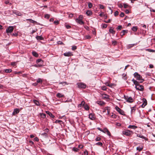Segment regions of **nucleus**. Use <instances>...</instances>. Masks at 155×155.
Instances as JSON below:
<instances>
[{
	"label": "nucleus",
	"instance_id": "obj_1",
	"mask_svg": "<svg viewBox=\"0 0 155 155\" xmlns=\"http://www.w3.org/2000/svg\"><path fill=\"white\" fill-rule=\"evenodd\" d=\"M122 134L126 136H130L133 134V132L132 131L127 130H123Z\"/></svg>",
	"mask_w": 155,
	"mask_h": 155
},
{
	"label": "nucleus",
	"instance_id": "obj_2",
	"mask_svg": "<svg viewBox=\"0 0 155 155\" xmlns=\"http://www.w3.org/2000/svg\"><path fill=\"white\" fill-rule=\"evenodd\" d=\"M134 77L138 80L142 81L140 82L141 83L144 81V80L142 79V76L140 75L138 73L135 72L134 74Z\"/></svg>",
	"mask_w": 155,
	"mask_h": 155
},
{
	"label": "nucleus",
	"instance_id": "obj_3",
	"mask_svg": "<svg viewBox=\"0 0 155 155\" xmlns=\"http://www.w3.org/2000/svg\"><path fill=\"white\" fill-rule=\"evenodd\" d=\"M77 85L78 86V87L79 88L84 89L86 87V85L83 83H77Z\"/></svg>",
	"mask_w": 155,
	"mask_h": 155
},
{
	"label": "nucleus",
	"instance_id": "obj_4",
	"mask_svg": "<svg viewBox=\"0 0 155 155\" xmlns=\"http://www.w3.org/2000/svg\"><path fill=\"white\" fill-rule=\"evenodd\" d=\"M124 98L126 100L127 102L132 103L134 101L133 99L131 97H128L124 95Z\"/></svg>",
	"mask_w": 155,
	"mask_h": 155
},
{
	"label": "nucleus",
	"instance_id": "obj_5",
	"mask_svg": "<svg viewBox=\"0 0 155 155\" xmlns=\"http://www.w3.org/2000/svg\"><path fill=\"white\" fill-rule=\"evenodd\" d=\"M115 109L120 114L123 115H125L124 111L119 108L118 106H116Z\"/></svg>",
	"mask_w": 155,
	"mask_h": 155
},
{
	"label": "nucleus",
	"instance_id": "obj_6",
	"mask_svg": "<svg viewBox=\"0 0 155 155\" xmlns=\"http://www.w3.org/2000/svg\"><path fill=\"white\" fill-rule=\"evenodd\" d=\"M14 30L13 26H10L6 29V31L7 33H11Z\"/></svg>",
	"mask_w": 155,
	"mask_h": 155
},
{
	"label": "nucleus",
	"instance_id": "obj_7",
	"mask_svg": "<svg viewBox=\"0 0 155 155\" xmlns=\"http://www.w3.org/2000/svg\"><path fill=\"white\" fill-rule=\"evenodd\" d=\"M135 87L136 89L140 91H142L143 89V86L139 84L138 86H135Z\"/></svg>",
	"mask_w": 155,
	"mask_h": 155
},
{
	"label": "nucleus",
	"instance_id": "obj_8",
	"mask_svg": "<svg viewBox=\"0 0 155 155\" xmlns=\"http://www.w3.org/2000/svg\"><path fill=\"white\" fill-rule=\"evenodd\" d=\"M41 62H43V61L41 59H38L36 61V63L37 64H35V66L36 67H41L42 66V64H38V63Z\"/></svg>",
	"mask_w": 155,
	"mask_h": 155
},
{
	"label": "nucleus",
	"instance_id": "obj_9",
	"mask_svg": "<svg viewBox=\"0 0 155 155\" xmlns=\"http://www.w3.org/2000/svg\"><path fill=\"white\" fill-rule=\"evenodd\" d=\"M89 118L92 120H94L95 119V116L94 114H90L89 116Z\"/></svg>",
	"mask_w": 155,
	"mask_h": 155
},
{
	"label": "nucleus",
	"instance_id": "obj_10",
	"mask_svg": "<svg viewBox=\"0 0 155 155\" xmlns=\"http://www.w3.org/2000/svg\"><path fill=\"white\" fill-rule=\"evenodd\" d=\"M109 95L105 94H102V98L104 100H108L109 99Z\"/></svg>",
	"mask_w": 155,
	"mask_h": 155
},
{
	"label": "nucleus",
	"instance_id": "obj_11",
	"mask_svg": "<svg viewBox=\"0 0 155 155\" xmlns=\"http://www.w3.org/2000/svg\"><path fill=\"white\" fill-rule=\"evenodd\" d=\"M143 103L141 105V107H142L143 108L146 105H147V102L145 98L143 99Z\"/></svg>",
	"mask_w": 155,
	"mask_h": 155
},
{
	"label": "nucleus",
	"instance_id": "obj_12",
	"mask_svg": "<svg viewBox=\"0 0 155 155\" xmlns=\"http://www.w3.org/2000/svg\"><path fill=\"white\" fill-rule=\"evenodd\" d=\"M20 111V110L18 108H15L14 109L13 112L12 113L13 115H15V114H17L19 113Z\"/></svg>",
	"mask_w": 155,
	"mask_h": 155
},
{
	"label": "nucleus",
	"instance_id": "obj_13",
	"mask_svg": "<svg viewBox=\"0 0 155 155\" xmlns=\"http://www.w3.org/2000/svg\"><path fill=\"white\" fill-rule=\"evenodd\" d=\"M104 132H103V133H107V134L109 136H110L111 135L110 133L108 130V129L106 128H105L103 130Z\"/></svg>",
	"mask_w": 155,
	"mask_h": 155
},
{
	"label": "nucleus",
	"instance_id": "obj_14",
	"mask_svg": "<svg viewBox=\"0 0 155 155\" xmlns=\"http://www.w3.org/2000/svg\"><path fill=\"white\" fill-rule=\"evenodd\" d=\"M63 55L65 56L70 57L73 55L72 53L71 52H68L64 53Z\"/></svg>",
	"mask_w": 155,
	"mask_h": 155
},
{
	"label": "nucleus",
	"instance_id": "obj_15",
	"mask_svg": "<svg viewBox=\"0 0 155 155\" xmlns=\"http://www.w3.org/2000/svg\"><path fill=\"white\" fill-rule=\"evenodd\" d=\"M131 114H134L135 113V110H136V107L135 106L131 107Z\"/></svg>",
	"mask_w": 155,
	"mask_h": 155
},
{
	"label": "nucleus",
	"instance_id": "obj_16",
	"mask_svg": "<svg viewBox=\"0 0 155 155\" xmlns=\"http://www.w3.org/2000/svg\"><path fill=\"white\" fill-rule=\"evenodd\" d=\"M137 45V44H134L128 45L126 46L127 48V49H130L134 46L136 45Z\"/></svg>",
	"mask_w": 155,
	"mask_h": 155
},
{
	"label": "nucleus",
	"instance_id": "obj_17",
	"mask_svg": "<svg viewBox=\"0 0 155 155\" xmlns=\"http://www.w3.org/2000/svg\"><path fill=\"white\" fill-rule=\"evenodd\" d=\"M76 21L80 25H82L84 23V22L82 21V20H80L78 18L76 19Z\"/></svg>",
	"mask_w": 155,
	"mask_h": 155
},
{
	"label": "nucleus",
	"instance_id": "obj_18",
	"mask_svg": "<svg viewBox=\"0 0 155 155\" xmlns=\"http://www.w3.org/2000/svg\"><path fill=\"white\" fill-rule=\"evenodd\" d=\"M55 123H58L59 124H60L61 126H62V124H63V121L61 120H56Z\"/></svg>",
	"mask_w": 155,
	"mask_h": 155
},
{
	"label": "nucleus",
	"instance_id": "obj_19",
	"mask_svg": "<svg viewBox=\"0 0 155 155\" xmlns=\"http://www.w3.org/2000/svg\"><path fill=\"white\" fill-rule=\"evenodd\" d=\"M45 112L51 117L52 118H54V115H53V114L49 111H45Z\"/></svg>",
	"mask_w": 155,
	"mask_h": 155
},
{
	"label": "nucleus",
	"instance_id": "obj_20",
	"mask_svg": "<svg viewBox=\"0 0 155 155\" xmlns=\"http://www.w3.org/2000/svg\"><path fill=\"white\" fill-rule=\"evenodd\" d=\"M97 103L101 106L105 104V103L104 102L100 101H97Z\"/></svg>",
	"mask_w": 155,
	"mask_h": 155
},
{
	"label": "nucleus",
	"instance_id": "obj_21",
	"mask_svg": "<svg viewBox=\"0 0 155 155\" xmlns=\"http://www.w3.org/2000/svg\"><path fill=\"white\" fill-rule=\"evenodd\" d=\"M128 128L132 129H135L137 128V127L135 125H130L128 127Z\"/></svg>",
	"mask_w": 155,
	"mask_h": 155
},
{
	"label": "nucleus",
	"instance_id": "obj_22",
	"mask_svg": "<svg viewBox=\"0 0 155 155\" xmlns=\"http://www.w3.org/2000/svg\"><path fill=\"white\" fill-rule=\"evenodd\" d=\"M32 53L33 55L34 56L36 57H38V54L35 51H33Z\"/></svg>",
	"mask_w": 155,
	"mask_h": 155
},
{
	"label": "nucleus",
	"instance_id": "obj_23",
	"mask_svg": "<svg viewBox=\"0 0 155 155\" xmlns=\"http://www.w3.org/2000/svg\"><path fill=\"white\" fill-rule=\"evenodd\" d=\"M56 96L60 98V97H64V95L62 94H61V93H58L56 94Z\"/></svg>",
	"mask_w": 155,
	"mask_h": 155
},
{
	"label": "nucleus",
	"instance_id": "obj_24",
	"mask_svg": "<svg viewBox=\"0 0 155 155\" xmlns=\"http://www.w3.org/2000/svg\"><path fill=\"white\" fill-rule=\"evenodd\" d=\"M109 32L113 34H114L115 33V31L114 30V28L112 27H110L109 29Z\"/></svg>",
	"mask_w": 155,
	"mask_h": 155
},
{
	"label": "nucleus",
	"instance_id": "obj_25",
	"mask_svg": "<svg viewBox=\"0 0 155 155\" xmlns=\"http://www.w3.org/2000/svg\"><path fill=\"white\" fill-rule=\"evenodd\" d=\"M36 38L38 40H42L43 39V38L41 36H37Z\"/></svg>",
	"mask_w": 155,
	"mask_h": 155
},
{
	"label": "nucleus",
	"instance_id": "obj_26",
	"mask_svg": "<svg viewBox=\"0 0 155 155\" xmlns=\"http://www.w3.org/2000/svg\"><path fill=\"white\" fill-rule=\"evenodd\" d=\"M33 102L37 106H39L40 105L39 102L36 100H34Z\"/></svg>",
	"mask_w": 155,
	"mask_h": 155
},
{
	"label": "nucleus",
	"instance_id": "obj_27",
	"mask_svg": "<svg viewBox=\"0 0 155 155\" xmlns=\"http://www.w3.org/2000/svg\"><path fill=\"white\" fill-rule=\"evenodd\" d=\"M143 147L142 146L141 147H137V150L140 152L143 149Z\"/></svg>",
	"mask_w": 155,
	"mask_h": 155
},
{
	"label": "nucleus",
	"instance_id": "obj_28",
	"mask_svg": "<svg viewBox=\"0 0 155 155\" xmlns=\"http://www.w3.org/2000/svg\"><path fill=\"white\" fill-rule=\"evenodd\" d=\"M137 136L140 138H142V139H144L145 140H147V138H146L145 137L143 136H142V135H137Z\"/></svg>",
	"mask_w": 155,
	"mask_h": 155
},
{
	"label": "nucleus",
	"instance_id": "obj_29",
	"mask_svg": "<svg viewBox=\"0 0 155 155\" xmlns=\"http://www.w3.org/2000/svg\"><path fill=\"white\" fill-rule=\"evenodd\" d=\"M86 14L88 16L91 15H92V12L90 11H87L86 12Z\"/></svg>",
	"mask_w": 155,
	"mask_h": 155
},
{
	"label": "nucleus",
	"instance_id": "obj_30",
	"mask_svg": "<svg viewBox=\"0 0 155 155\" xmlns=\"http://www.w3.org/2000/svg\"><path fill=\"white\" fill-rule=\"evenodd\" d=\"M59 84L61 85L62 86L65 85L66 84H68L67 82L66 81H64L63 82H61L59 83Z\"/></svg>",
	"mask_w": 155,
	"mask_h": 155
},
{
	"label": "nucleus",
	"instance_id": "obj_31",
	"mask_svg": "<svg viewBox=\"0 0 155 155\" xmlns=\"http://www.w3.org/2000/svg\"><path fill=\"white\" fill-rule=\"evenodd\" d=\"M137 26H134L132 28V30L133 31H137Z\"/></svg>",
	"mask_w": 155,
	"mask_h": 155
},
{
	"label": "nucleus",
	"instance_id": "obj_32",
	"mask_svg": "<svg viewBox=\"0 0 155 155\" xmlns=\"http://www.w3.org/2000/svg\"><path fill=\"white\" fill-rule=\"evenodd\" d=\"M37 83H41V84L42 82V80L41 78H38L36 81Z\"/></svg>",
	"mask_w": 155,
	"mask_h": 155
},
{
	"label": "nucleus",
	"instance_id": "obj_33",
	"mask_svg": "<svg viewBox=\"0 0 155 155\" xmlns=\"http://www.w3.org/2000/svg\"><path fill=\"white\" fill-rule=\"evenodd\" d=\"M5 71L6 73H10L12 72V70L11 69H6L5 70Z\"/></svg>",
	"mask_w": 155,
	"mask_h": 155
},
{
	"label": "nucleus",
	"instance_id": "obj_34",
	"mask_svg": "<svg viewBox=\"0 0 155 155\" xmlns=\"http://www.w3.org/2000/svg\"><path fill=\"white\" fill-rule=\"evenodd\" d=\"M40 116L43 118H45L46 117V114L44 113H41Z\"/></svg>",
	"mask_w": 155,
	"mask_h": 155
},
{
	"label": "nucleus",
	"instance_id": "obj_35",
	"mask_svg": "<svg viewBox=\"0 0 155 155\" xmlns=\"http://www.w3.org/2000/svg\"><path fill=\"white\" fill-rule=\"evenodd\" d=\"M122 28V26L121 25H119L117 28V30H120Z\"/></svg>",
	"mask_w": 155,
	"mask_h": 155
},
{
	"label": "nucleus",
	"instance_id": "obj_36",
	"mask_svg": "<svg viewBox=\"0 0 155 155\" xmlns=\"http://www.w3.org/2000/svg\"><path fill=\"white\" fill-rule=\"evenodd\" d=\"M72 150L75 152H77L79 150V149L78 148H76V147H73L72 149Z\"/></svg>",
	"mask_w": 155,
	"mask_h": 155
},
{
	"label": "nucleus",
	"instance_id": "obj_37",
	"mask_svg": "<svg viewBox=\"0 0 155 155\" xmlns=\"http://www.w3.org/2000/svg\"><path fill=\"white\" fill-rule=\"evenodd\" d=\"M96 145L101 147L102 146L103 144L101 142H99L96 143Z\"/></svg>",
	"mask_w": 155,
	"mask_h": 155
},
{
	"label": "nucleus",
	"instance_id": "obj_38",
	"mask_svg": "<svg viewBox=\"0 0 155 155\" xmlns=\"http://www.w3.org/2000/svg\"><path fill=\"white\" fill-rule=\"evenodd\" d=\"M85 39H90L91 38V37L89 35H87L85 36Z\"/></svg>",
	"mask_w": 155,
	"mask_h": 155
},
{
	"label": "nucleus",
	"instance_id": "obj_39",
	"mask_svg": "<svg viewBox=\"0 0 155 155\" xmlns=\"http://www.w3.org/2000/svg\"><path fill=\"white\" fill-rule=\"evenodd\" d=\"M27 20H29L30 21V22L31 23H35L36 22L35 21L31 19H27Z\"/></svg>",
	"mask_w": 155,
	"mask_h": 155
},
{
	"label": "nucleus",
	"instance_id": "obj_40",
	"mask_svg": "<svg viewBox=\"0 0 155 155\" xmlns=\"http://www.w3.org/2000/svg\"><path fill=\"white\" fill-rule=\"evenodd\" d=\"M101 89L103 91H106L107 89V87L106 86H104L101 87Z\"/></svg>",
	"mask_w": 155,
	"mask_h": 155
},
{
	"label": "nucleus",
	"instance_id": "obj_41",
	"mask_svg": "<svg viewBox=\"0 0 155 155\" xmlns=\"http://www.w3.org/2000/svg\"><path fill=\"white\" fill-rule=\"evenodd\" d=\"M126 74L125 73H124L122 74V76L123 77V78H124V79L126 80L127 79V78L126 77Z\"/></svg>",
	"mask_w": 155,
	"mask_h": 155
},
{
	"label": "nucleus",
	"instance_id": "obj_42",
	"mask_svg": "<svg viewBox=\"0 0 155 155\" xmlns=\"http://www.w3.org/2000/svg\"><path fill=\"white\" fill-rule=\"evenodd\" d=\"M84 107L86 110H89V107L88 105H84Z\"/></svg>",
	"mask_w": 155,
	"mask_h": 155
},
{
	"label": "nucleus",
	"instance_id": "obj_43",
	"mask_svg": "<svg viewBox=\"0 0 155 155\" xmlns=\"http://www.w3.org/2000/svg\"><path fill=\"white\" fill-rule=\"evenodd\" d=\"M146 51H147L150 52H154L155 51L153 50L150 49H147L146 50Z\"/></svg>",
	"mask_w": 155,
	"mask_h": 155
},
{
	"label": "nucleus",
	"instance_id": "obj_44",
	"mask_svg": "<svg viewBox=\"0 0 155 155\" xmlns=\"http://www.w3.org/2000/svg\"><path fill=\"white\" fill-rule=\"evenodd\" d=\"M45 17L47 19H48L50 18V15L48 14H46L45 16Z\"/></svg>",
	"mask_w": 155,
	"mask_h": 155
},
{
	"label": "nucleus",
	"instance_id": "obj_45",
	"mask_svg": "<svg viewBox=\"0 0 155 155\" xmlns=\"http://www.w3.org/2000/svg\"><path fill=\"white\" fill-rule=\"evenodd\" d=\"M134 83L136 86H138L139 84V82L136 81H134Z\"/></svg>",
	"mask_w": 155,
	"mask_h": 155
},
{
	"label": "nucleus",
	"instance_id": "obj_46",
	"mask_svg": "<svg viewBox=\"0 0 155 155\" xmlns=\"http://www.w3.org/2000/svg\"><path fill=\"white\" fill-rule=\"evenodd\" d=\"M99 7L100 8L103 9L104 8V6L103 5H102L101 4H99Z\"/></svg>",
	"mask_w": 155,
	"mask_h": 155
},
{
	"label": "nucleus",
	"instance_id": "obj_47",
	"mask_svg": "<svg viewBox=\"0 0 155 155\" xmlns=\"http://www.w3.org/2000/svg\"><path fill=\"white\" fill-rule=\"evenodd\" d=\"M92 6V3L91 2H89L88 4V6L89 8H91Z\"/></svg>",
	"mask_w": 155,
	"mask_h": 155
},
{
	"label": "nucleus",
	"instance_id": "obj_48",
	"mask_svg": "<svg viewBox=\"0 0 155 155\" xmlns=\"http://www.w3.org/2000/svg\"><path fill=\"white\" fill-rule=\"evenodd\" d=\"M123 5L125 8H127L128 7V5L126 3H124Z\"/></svg>",
	"mask_w": 155,
	"mask_h": 155
},
{
	"label": "nucleus",
	"instance_id": "obj_49",
	"mask_svg": "<svg viewBox=\"0 0 155 155\" xmlns=\"http://www.w3.org/2000/svg\"><path fill=\"white\" fill-rule=\"evenodd\" d=\"M128 31L127 30H123L122 32H121V34L122 33H123L124 34L125 33H127Z\"/></svg>",
	"mask_w": 155,
	"mask_h": 155
},
{
	"label": "nucleus",
	"instance_id": "obj_50",
	"mask_svg": "<svg viewBox=\"0 0 155 155\" xmlns=\"http://www.w3.org/2000/svg\"><path fill=\"white\" fill-rule=\"evenodd\" d=\"M77 49V47L76 46H73L72 47V49L73 50H75Z\"/></svg>",
	"mask_w": 155,
	"mask_h": 155
},
{
	"label": "nucleus",
	"instance_id": "obj_51",
	"mask_svg": "<svg viewBox=\"0 0 155 155\" xmlns=\"http://www.w3.org/2000/svg\"><path fill=\"white\" fill-rule=\"evenodd\" d=\"M118 13H119L117 11H116V12H115L114 13V16H117V15H118Z\"/></svg>",
	"mask_w": 155,
	"mask_h": 155
},
{
	"label": "nucleus",
	"instance_id": "obj_52",
	"mask_svg": "<svg viewBox=\"0 0 155 155\" xmlns=\"http://www.w3.org/2000/svg\"><path fill=\"white\" fill-rule=\"evenodd\" d=\"M57 44L58 45H63L64 44L61 41H59L57 42Z\"/></svg>",
	"mask_w": 155,
	"mask_h": 155
},
{
	"label": "nucleus",
	"instance_id": "obj_53",
	"mask_svg": "<svg viewBox=\"0 0 155 155\" xmlns=\"http://www.w3.org/2000/svg\"><path fill=\"white\" fill-rule=\"evenodd\" d=\"M54 23L55 25H57L59 23V22L58 21H55L54 22Z\"/></svg>",
	"mask_w": 155,
	"mask_h": 155
},
{
	"label": "nucleus",
	"instance_id": "obj_54",
	"mask_svg": "<svg viewBox=\"0 0 155 155\" xmlns=\"http://www.w3.org/2000/svg\"><path fill=\"white\" fill-rule=\"evenodd\" d=\"M84 104L85 102L84 101H82L81 104H79V105H80V106H84Z\"/></svg>",
	"mask_w": 155,
	"mask_h": 155
},
{
	"label": "nucleus",
	"instance_id": "obj_55",
	"mask_svg": "<svg viewBox=\"0 0 155 155\" xmlns=\"http://www.w3.org/2000/svg\"><path fill=\"white\" fill-rule=\"evenodd\" d=\"M114 85V84H113L110 83V84H108V85H107V86H108L109 87H111L112 86H113Z\"/></svg>",
	"mask_w": 155,
	"mask_h": 155
},
{
	"label": "nucleus",
	"instance_id": "obj_56",
	"mask_svg": "<svg viewBox=\"0 0 155 155\" xmlns=\"http://www.w3.org/2000/svg\"><path fill=\"white\" fill-rule=\"evenodd\" d=\"M101 140V138L100 137H97L95 139V140L96 141H98L100 140Z\"/></svg>",
	"mask_w": 155,
	"mask_h": 155
},
{
	"label": "nucleus",
	"instance_id": "obj_57",
	"mask_svg": "<svg viewBox=\"0 0 155 155\" xmlns=\"http://www.w3.org/2000/svg\"><path fill=\"white\" fill-rule=\"evenodd\" d=\"M107 25L106 24H102L103 28H105L107 27Z\"/></svg>",
	"mask_w": 155,
	"mask_h": 155
},
{
	"label": "nucleus",
	"instance_id": "obj_58",
	"mask_svg": "<svg viewBox=\"0 0 155 155\" xmlns=\"http://www.w3.org/2000/svg\"><path fill=\"white\" fill-rule=\"evenodd\" d=\"M83 18V16L82 15H80L79 16L78 18V19H80V20H82Z\"/></svg>",
	"mask_w": 155,
	"mask_h": 155
},
{
	"label": "nucleus",
	"instance_id": "obj_59",
	"mask_svg": "<svg viewBox=\"0 0 155 155\" xmlns=\"http://www.w3.org/2000/svg\"><path fill=\"white\" fill-rule=\"evenodd\" d=\"M84 155H88V152L87 150H85L84 152Z\"/></svg>",
	"mask_w": 155,
	"mask_h": 155
},
{
	"label": "nucleus",
	"instance_id": "obj_60",
	"mask_svg": "<svg viewBox=\"0 0 155 155\" xmlns=\"http://www.w3.org/2000/svg\"><path fill=\"white\" fill-rule=\"evenodd\" d=\"M110 115L113 118H115L116 117V115L113 113L111 115H110Z\"/></svg>",
	"mask_w": 155,
	"mask_h": 155
},
{
	"label": "nucleus",
	"instance_id": "obj_61",
	"mask_svg": "<svg viewBox=\"0 0 155 155\" xmlns=\"http://www.w3.org/2000/svg\"><path fill=\"white\" fill-rule=\"evenodd\" d=\"M120 17H123L124 16V13L123 12H122L120 15Z\"/></svg>",
	"mask_w": 155,
	"mask_h": 155
},
{
	"label": "nucleus",
	"instance_id": "obj_62",
	"mask_svg": "<svg viewBox=\"0 0 155 155\" xmlns=\"http://www.w3.org/2000/svg\"><path fill=\"white\" fill-rule=\"evenodd\" d=\"M112 44L115 45L117 44V42L116 41H112Z\"/></svg>",
	"mask_w": 155,
	"mask_h": 155
},
{
	"label": "nucleus",
	"instance_id": "obj_63",
	"mask_svg": "<svg viewBox=\"0 0 155 155\" xmlns=\"http://www.w3.org/2000/svg\"><path fill=\"white\" fill-rule=\"evenodd\" d=\"M65 26L67 29H69L71 28V26L69 25H66Z\"/></svg>",
	"mask_w": 155,
	"mask_h": 155
},
{
	"label": "nucleus",
	"instance_id": "obj_64",
	"mask_svg": "<svg viewBox=\"0 0 155 155\" xmlns=\"http://www.w3.org/2000/svg\"><path fill=\"white\" fill-rule=\"evenodd\" d=\"M97 129H98L100 131H101L102 132H104L103 130H102L101 128H99V127H97Z\"/></svg>",
	"mask_w": 155,
	"mask_h": 155
}]
</instances>
